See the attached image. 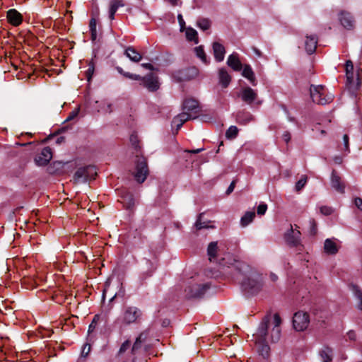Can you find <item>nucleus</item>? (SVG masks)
Segmentation results:
<instances>
[{
    "mask_svg": "<svg viewBox=\"0 0 362 362\" xmlns=\"http://www.w3.org/2000/svg\"><path fill=\"white\" fill-rule=\"evenodd\" d=\"M209 259L221 267H232L231 278L246 292L254 294L259 291L260 276L247 263L235 259L227 250H208Z\"/></svg>",
    "mask_w": 362,
    "mask_h": 362,
    "instance_id": "1",
    "label": "nucleus"
},
{
    "mask_svg": "<svg viewBox=\"0 0 362 362\" xmlns=\"http://www.w3.org/2000/svg\"><path fill=\"white\" fill-rule=\"evenodd\" d=\"M361 68H354L352 61L347 60L345 64L346 88L352 97H356L361 86Z\"/></svg>",
    "mask_w": 362,
    "mask_h": 362,
    "instance_id": "2",
    "label": "nucleus"
},
{
    "mask_svg": "<svg viewBox=\"0 0 362 362\" xmlns=\"http://www.w3.org/2000/svg\"><path fill=\"white\" fill-rule=\"evenodd\" d=\"M268 323V318H264L257 332L253 335L258 351L264 358L269 356L270 351V348L267 343Z\"/></svg>",
    "mask_w": 362,
    "mask_h": 362,
    "instance_id": "3",
    "label": "nucleus"
},
{
    "mask_svg": "<svg viewBox=\"0 0 362 362\" xmlns=\"http://www.w3.org/2000/svg\"><path fill=\"white\" fill-rule=\"evenodd\" d=\"M310 93L313 102L318 105L329 103L334 98L333 94L328 93L326 88L322 85H311Z\"/></svg>",
    "mask_w": 362,
    "mask_h": 362,
    "instance_id": "4",
    "label": "nucleus"
},
{
    "mask_svg": "<svg viewBox=\"0 0 362 362\" xmlns=\"http://www.w3.org/2000/svg\"><path fill=\"white\" fill-rule=\"evenodd\" d=\"M142 315L143 313L139 308L127 306L124 308L119 320L124 325L137 324L140 322Z\"/></svg>",
    "mask_w": 362,
    "mask_h": 362,
    "instance_id": "5",
    "label": "nucleus"
},
{
    "mask_svg": "<svg viewBox=\"0 0 362 362\" xmlns=\"http://www.w3.org/2000/svg\"><path fill=\"white\" fill-rule=\"evenodd\" d=\"M97 175L96 169L94 166L88 165L78 168L74 175V182L76 184L84 183L95 179Z\"/></svg>",
    "mask_w": 362,
    "mask_h": 362,
    "instance_id": "6",
    "label": "nucleus"
},
{
    "mask_svg": "<svg viewBox=\"0 0 362 362\" xmlns=\"http://www.w3.org/2000/svg\"><path fill=\"white\" fill-rule=\"evenodd\" d=\"M147 332H141L139 337L136 339L132 349L130 348L127 351V354L129 355V361L131 362H135V360L138 356L146 351V349L143 346V343L147 338Z\"/></svg>",
    "mask_w": 362,
    "mask_h": 362,
    "instance_id": "7",
    "label": "nucleus"
},
{
    "mask_svg": "<svg viewBox=\"0 0 362 362\" xmlns=\"http://www.w3.org/2000/svg\"><path fill=\"white\" fill-rule=\"evenodd\" d=\"M284 240L290 247H296L300 245L301 233L296 224L290 225V228L284 233Z\"/></svg>",
    "mask_w": 362,
    "mask_h": 362,
    "instance_id": "8",
    "label": "nucleus"
},
{
    "mask_svg": "<svg viewBox=\"0 0 362 362\" xmlns=\"http://www.w3.org/2000/svg\"><path fill=\"white\" fill-rule=\"evenodd\" d=\"M148 174V168L146 158L143 156L136 155V171L134 173L136 180L139 183L144 182L146 179Z\"/></svg>",
    "mask_w": 362,
    "mask_h": 362,
    "instance_id": "9",
    "label": "nucleus"
},
{
    "mask_svg": "<svg viewBox=\"0 0 362 362\" xmlns=\"http://www.w3.org/2000/svg\"><path fill=\"white\" fill-rule=\"evenodd\" d=\"M310 324V316L306 312L298 311L293 317V328L298 332L305 330Z\"/></svg>",
    "mask_w": 362,
    "mask_h": 362,
    "instance_id": "10",
    "label": "nucleus"
},
{
    "mask_svg": "<svg viewBox=\"0 0 362 362\" xmlns=\"http://www.w3.org/2000/svg\"><path fill=\"white\" fill-rule=\"evenodd\" d=\"M209 288V285L208 284L190 286L185 289L186 296L189 298H200Z\"/></svg>",
    "mask_w": 362,
    "mask_h": 362,
    "instance_id": "11",
    "label": "nucleus"
},
{
    "mask_svg": "<svg viewBox=\"0 0 362 362\" xmlns=\"http://www.w3.org/2000/svg\"><path fill=\"white\" fill-rule=\"evenodd\" d=\"M281 320L278 313H275L273 317V327L270 331V338L272 342H276L281 337Z\"/></svg>",
    "mask_w": 362,
    "mask_h": 362,
    "instance_id": "12",
    "label": "nucleus"
},
{
    "mask_svg": "<svg viewBox=\"0 0 362 362\" xmlns=\"http://www.w3.org/2000/svg\"><path fill=\"white\" fill-rule=\"evenodd\" d=\"M143 85L149 91H156L159 88L158 77L153 74H149L144 77H141Z\"/></svg>",
    "mask_w": 362,
    "mask_h": 362,
    "instance_id": "13",
    "label": "nucleus"
},
{
    "mask_svg": "<svg viewBox=\"0 0 362 362\" xmlns=\"http://www.w3.org/2000/svg\"><path fill=\"white\" fill-rule=\"evenodd\" d=\"M52 158V152L50 147H45L40 154L35 158L36 164L39 166L46 165Z\"/></svg>",
    "mask_w": 362,
    "mask_h": 362,
    "instance_id": "14",
    "label": "nucleus"
},
{
    "mask_svg": "<svg viewBox=\"0 0 362 362\" xmlns=\"http://www.w3.org/2000/svg\"><path fill=\"white\" fill-rule=\"evenodd\" d=\"M240 97L245 103L250 105L257 99V93L251 88L247 87L242 90Z\"/></svg>",
    "mask_w": 362,
    "mask_h": 362,
    "instance_id": "15",
    "label": "nucleus"
},
{
    "mask_svg": "<svg viewBox=\"0 0 362 362\" xmlns=\"http://www.w3.org/2000/svg\"><path fill=\"white\" fill-rule=\"evenodd\" d=\"M6 16L8 22L13 26H18L22 22V16L16 9L8 10Z\"/></svg>",
    "mask_w": 362,
    "mask_h": 362,
    "instance_id": "16",
    "label": "nucleus"
},
{
    "mask_svg": "<svg viewBox=\"0 0 362 362\" xmlns=\"http://www.w3.org/2000/svg\"><path fill=\"white\" fill-rule=\"evenodd\" d=\"M227 64L234 71H240L243 69V65L239 59L238 54L233 53L228 57Z\"/></svg>",
    "mask_w": 362,
    "mask_h": 362,
    "instance_id": "17",
    "label": "nucleus"
},
{
    "mask_svg": "<svg viewBox=\"0 0 362 362\" xmlns=\"http://www.w3.org/2000/svg\"><path fill=\"white\" fill-rule=\"evenodd\" d=\"M331 185L332 188H334L336 191L339 193L344 192L345 186L344 183L341 181V178L339 175H337L334 170L332 171V177H331Z\"/></svg>",
    "mask_w": 362,
    "mask_h": 362,
    "instance_id": "18",
    "label": "nucleus"
},
{
    "mask_svg": "<svg viewBox=\"0 0 362 362\" xmlns=\"http://www.w3.org/2000/svg\"><path fill=\"white\" fill-rule=\"evenodd\" d=\"M341 25L346 29L351 30L354 26V21L352 16L347 12H341L339 17Z\"/></svg>",
    "mask_w": 362,
    "mask_h": 362,
    "instance_id": "19",
    "label": "nucleus"
},
{
    "mask_svg": "<svg viewBox=\"0 0 362 362\" xmlns=\"http://www.w3.org/2000/svg\"><path fill=\"white\" fill-rule=\"evenodd\" d=\"M202 216H203V214H200L198 216L197 221L192 227V230L194 232H196V231L199 230L203 228H214V226L210 225V223H211L210 221H203Z\"/></svg>",
    "mask_w": 362,
    "mask_h": 362,
    "instance_id": "20",
    "label": "nucleus"
},
{
    "mask_svg": "<svg viewBox=\"0 0 362 362\" xmlns=\"http://www.w3.org/2000/svg\"><path fill=\"white\" fill-rule=\"evenodd\" d=\"M213 51L215 59L217 62H222L224 59L225 56V47L223 45L220 44L219 42H214L213 43Z\"/></svg>",
    "mask_w": 362,
    "mask_h": 362,
    "instance_id": "21",
    "label": "nucleus"
},
{
    "mask_svg": "<svg viewBox=\"0 0 362 362\" xmlns=\"http://www.w3.org/2000/svg\"><path fill=\"white\" fill-rule=\"evenodd\" d=\"M219 83L223 88H226L231 81V76L225 68L218 70Z\"/></svg>",
    "mask_w": 362,
    "mask_h": 362,
    "instance_id": "22",
    "label": "nucleus"
},
{
    "mask_svg": "<svg viewBox=\"0 0 362 362\" xmlns=\"http://www.w3.org/2000/svg\"><path fill=\"white\" fill-rule=\"evenodd\" d=\"M317 39L315 36H307L305 46V50L308 54H313L317 47Z\"/></svg>",
    "mask_w": 362,
    "mask_h": 362,
    "instance_id": "23",
    "label": "nucleus"
},
{
    "mask_svg": "<svg viewBox=\"0 0 362 362\" xmlns=\"http://www.w3.org/2000/svg\"><path fill=\"white\" fill-rule=\"evenodd\" d=\"M124 6V4L122 0H111L109 4V18L112 21L117 9Z\"/></svg>",
    "mask_w": 362,
    "mask_h": 362,
    "instance_id": "24",
    "label": "nucleus"
},
{
    "mask_svg": "<svg viewBox=\"0 0 362 362\" xmlns=\"http://www.w3.org/2000/svg\"><path fill=\"white\" fill-rule=\"evenodd\" d=\"M319 356L322 361L331 362L333 358V351L330 347L325 346L319 351Z\"/></svg>",
    "mask_w": 362,
    "mask_h": 362,
    "instance_id": "25",
    "label": "nucleus"
},
{
    "mask_svg": "<svg viewBox=\"0 0 362 362\" xmlns=\"http://www.w3.org/2000/svg\"><path fill=\"white\" fill-rule=\"evenodd\" d=\"M125 55L132 62H139L142 59L141 54L133 47H129L125 49Z\"/></svg>",
    "mask_w": 362,
    "mask_h": 362,
    "instance_id": "26",
    "label": "nucleus"
},
{
    "mask_svg": "<svg viewBox=\"0 0 362 362\" xmlns=\"http://www.w3.org/2000/svg\"><path fill=\"white\" fill-rule=\"evenodd\" d=\"M121 202L127 209H132L135 205V200L133 195L128 192L122 196Z\"/></svg>",
    "mask_w": 362,
    "mask_h": 362,
    "instance_id": "27",
    "label": "nucleus"
},
{
    "mask_svg": "<svg viewBox=\"0 0 362 362\" xmlns=\"http://www.w3.org/2000/svg\"><path fill=\"white\" fill-rule=\"evenodd\" d=\"M242 75H243V76H244L245 78L248 79L252 85L256 84L255 83L256 79H255V74L250 65L245 64L244 66L243 71H242Z\"/></svg>",
    "mask_w": 362,
    "mask_h": 362,
    "instance_id": "28",
    "label": "nucleus"
},
{
    "mask_svg": "<svg viewBox=\"0 0 362 362\" xmlns=\"http://www.w3.org/2000/svg\"><path fill=\"white\" fill-rule=\"evenodd\" d=\"M341 247V242L335 238L326 239L324 244V249H339Z\"/></svg>",
    "mask_w": 362,
    "mask_h": 362,
    "instance_id": "29",
    "label": "nucleus"
},
{
    "mask_svg": "<svg viewBox=\"0 0 362 362\" xmlns=\"http://www.w3.org/2000/svg\"><path fill=\"white\" fill-rule=\"evenodd\" d=\"M255 216V213L254 211H250L245 212V214L242 216L240 219V224L243 227H246L248 226L254 219Z\"/></svg>",
    "mask_w": 362,
    "mask_h": 362,
    "instance_id": "30",
    "label": "nucleus"
},
{
    "mask_svg": "<svg viewBox=\"0 0 362 362\" xmlns=\"http://www.w3.org/2000/svg\"><path fill=\"white\" fill-rule=\"evenodd\" d=\"M198 108V102L194 99H186L183 103V109L185 111H194Z\"/></svg>",
    "mask_w": 362,
    "mask_h": 362,
    "instance_id": "31",
    "label": "nucleus"
},
{
    "mask_svg": "<svg viewBox=\"0 0 362 362\" xmlns=\"http://www.w3.org/2000/svg\"><path fill=\"white\" fill-rule=\"evenodd\" d=\"M192 115L186 112H182L175 117L172 121L173 124L182 123L183 124L185 122L188 121L189 119H192Z\"/></svg>",
    "mask_w": 362,
    "mask_h": 362,
    "instance_id": "32",
    "label": "nucleus"
},
{
    "mask_svg": "<svg viewBox=\"0 0 362 362\" xmlns=\"http://www.w3.org/2000/svg\"><path fill=\"white\" fill-rule=\"evenodd\" d=\"M351 291L354 293L355 297L358 299L359 303L357 305L358 308L362 310V291L358 286L352 285Z\"/></svg>",
    "mask_w": 362,
    "mask_h": 362,
    "instance_id": "33",
    "label": "nucleus"
},
{
    "mask_svg": "<svg viewBox=\"0 0 362 362\" xmlns=\"http://www.w3.org/2000/svg\"><path fill=\"white\" fill-rule=\"evenodd\" d=\"M186 37L189 41H194L196 44L198 43L197 32L191 28L186 30Z\"/></svg>",
    "mask_w": 362,
    "mask_h": 362,
    "instance_id": "34",
    "label": "nucleus"
},
{
    "mask_svg": "<svg viewBox=\"0 0 362 362\" xmlns=\"http://www.w3.org/2000/svg\"><path fill=\"white\" fill-rule=\"evenodd\" d=\"M237 119L240 123L247 124L253 120V117L250 113H240L237 116Z\"/></svg>",
    "mask_w": 362,
    "mask_h": 362,
    "instance_id": "35",
    "label": "nucleus"
},
{
    "mask_svg": "<svg viewBox=\"0 0 362 362\" xmlns=\"http://www.w3.org/2000/svg\"><path fill=\"white\" fill-rule=\"evenodd\" d=\"M238 134V129L235 126H230L226 132V136L229 139H235Z\"/></svg>",
    "mask_w": 362,
    "mask_h": 362,
    "instance_id": "36",
    "label": "nucleus"
},
{
    "mask_svg": "<svg viewBox=\"0 0 362 362\" xmlns=\"http://www.w3.org/2000/svg\"><path fill=\"white\" fill-rule=\"evenodd\" d=\"M349 138L347 134L343 136V146H339V150L344 152L345 155H347L350 151L349 147Z\"/></svg>",
    "mask_w": 362,
    "mask_h": 362,
    "instance_id": "37",
    "label": "nucleus"
},
{
    "mask_svg": "<svg viewBox=\"0 0 362 362\" xmlns=\"http://www.w3.org/2000/svg\"><path fill=\"white\" fill-rule=\"evenodd\" d=\"M197 26L202 30H207L211 27V22L206 18H202L197 21Z\"/></svg>",
    "mask_w": 362,
    "mask_h": 362,
    "instance_id": "38",
    "label": "nucleus"
},
{
    "mask_svg": "<svg viewBox=\"0 0 362 362\" xmlns=\"http://www.w3.org/2000/svg\"><path fill=\"white\" fill-rule=\"evenodd\" d=\"M89 28L91 33V39L94 41L97 37L96 21L94 18L90 20Z\"/></svg>",
    "mask_w": 362,
    "mask_h": 362,
    "instance_id": "39",
    "label": "nucleus"
},
{
    "mask_svg": "<svg viewBox=\"0 0 362 362\" xmlns=\"http://www.w3.org/2000/svg\"><path fill=\"white\" fill-rule=\"evenodd\" d=\"M309 224H310V228L308 230L309 235H312V236L315 235L317 232V223H316L315 220L313 218H310L309 220Z\"/></svg>",
    "mask_w": 362,
    "mask_h": 362,
    "instance_id": "40",
    "label": "nucleus"
},
{
    "mask_svg": "<svg viewBox=\"0 0 362 362\" xmlns=\"http://www.w3.org/2000/svg\"><path fill=\"white\" fill-rule=\"evenodd\" d=\"M195 52H196V54L197 56L201 59V60L204 62V63H207V61H206V56L205 54V52L204 51V49L202 46H199V47H195Z\"/></svg>",
    "mask_w": 362,
    "mask_h": 362,
    "instance_id": "41",
    "label": "nucleus"
},
{
    "mask_svg": "<svg viewBox=\"0 0 362 362\" xmlns=\"http://www.w3.org/2000/svg\"><path fill=\"white\" fill-rule=\"evenodd\" d=\"M100 320V316L98 315H96L94 316L91 323L89 325V327H88V334H90L91 333H93L94 332V330L96 328V326H97V323Z\"/></svg>",
    "mask_w": 362,
    "mask_h": 362,
    "instance_id": "42",
    "label": "nucleus"
},
{
    "mask_svg": "<svg viewBox=\"0 0 362 362\" xmlns=\"http://www.w3.org/2000/svg\"><path fill=\"white\" fill-rule=\"evenodd\" d=\"M306 182H307V177L304 175L296 182V187H295L296 190L297 192L300 191L304 187Z\"/></svg>",
    "mask_w": 362,
    "mask_h": 362,
    "instance_id": "43",
    "label": "nucleus"
},
{
    "mask_svg": "<svg viewBox=\"0 0 362 362\" xmlns=\"http://www.w3.org/2000/svg\"><path fill=\"white\" fill-rule=\"evenodd\" d=\"M103 105L100 106L98 111H101L105 113H110L112 112V105L110 103L103 102Z\"/></svg>",
    "mask_w": 362,
    "mask_h": 362,
    "instance_id": "44",
    "label": "nucleus"
},
{
    "mask_svg": "<svg viewBox=\"0 0 362 362\" xmlns=\"http://www.w3.org/2000/svg\"><path fill=\"white\" fill-rule=\"evenodd\" d=\"M95 71V65L93 61L90 62L88 64V69L86 71V76L88 81L90 80L92 76L93 75Z\"/></svg>",
    "mask_w": 362,
    "mask_h": 362,
    "instance_id": "45",
    "label": "nucleus"
},
{
    "mask_svg": "<svg viewBox=\"0 0 362 362\" xmlns=\"http://www.w3.org/2000/svg\"><path fill=\"white\" fill-rule=\"evenodd\" d=\"M90 351V345L88 344H84V346L82 349V351H81L80 359L82 360L83 358H86L88 355Z\"/></svg>",
    "mask_w": 362,
    "mask_h": 362,
    "instance_id": "46",
    "label": "nucleus"
},
{
    "mask_svg": "<svg viewBox=\"0 0 362 362\" xmlns=\"http://www.w3.org/2000/svg\"><path fill=\"white\" fill-rule=\"evenodd\" d=\"M320 211L321 214H322L323 215H325V216H328V215H330L332 214L333 212V210L331 207L329 206H322L320 208Z\"/></svg>",
    "mask_w": 362,
    "mask_h": 362,
    "instance_id": "47",
    "label": "nucleus"
},
{
    "mask_svg": "<svg viewBox=\"0 0 362 362\" xmlns=\"http://www.w3.org/2000/svg\"><path fill=\"white\" fill-rule=\"evenodd\" d=\"M123 76H125L126 78H130L132 80H136V81L141 80V76H140L139 75L131 74L129 72L124 73Z\"/></svg>",
    "mask_w": 362,
    "mask_h": 362,
    "instance_id": "48",
    "label": "nucleus"
},
{
    "mask_svg": "<svg viewBox=\"0 0 362 362\" xmlns=\"http://www.w3.org/2000/svg\"><path fill=\"white\" fill-rule=\"evenodd\" d=\"M267 209V205L266 204H261L257 207V214L264 215Z\"/></svg>",
    "mask_w": 362,
    "mask_h": 362,
    "instance_id": "49",
    "label": "nucleus"
},
{
    "mask_svg": "<svg viewBox=\"0 0 362 362\" xmlns=\"http://www.w3.org/2000/svg\"><path fill=\"white\" fill-rule=\"evenodd\" d=\"M79 111H80V109L79 107L75 109L74 110H73L72 112H70L69 115L67 117L66 121H70L73 119H74L75 117H76L79 113Z\"/></svg>",
    "mask_w": 362,
    "mask_h": 362,
    "instance_id": "50",
    "label": "nucleus"
},
{
    "mask_svg": "<svg viewBox=\"0 0 362 362\" xmlns=\"http://www.w3.org/2000/svg\"><path fill=\"white\" fill-rule=\"evenodd\" d=\"M347 336L349 339L351 341H355L356 339V334L354 331L350 330L347 332Z\"/></svg>",
    "mask_w": 362,
    "mask_h": 362,
    "instance_id": "51",
    "label": "nucleus"
},
{
    "mask_svg": "<svg viewBox=\"0 0 362 362\" xmlns=\"http://www.w3.org/2000/svg\"><path fill=\"white\" fill-rule=\"evenodd\" d=\"M355 205L357 208L362 211V199L357 197L354 200Z\"/></svg>",
    "mask_w": 362,
    "mask_h": 362,
    "instance_id": "52",
    "label": "nucleus"
},
{
    "mask_svg": "<svg viewBox=\"0 0 362 362\" xmlns=\"http://www.w3.org/2000/svg\"><path fill=\"white\" fill-rule=\"evenodd\" d=\"M282 138L285 142L288 143L291 140L290 133L288 132H285L282 135Z\"/></svg>",
    "mask_w": 362,
    "mask_h": 362,
    "instance_id": "53",
    "label": "nucleus"
},
{
    "mask_svg": "<svg viewBox=\"0 0 362 362\" xmlns=\"http://www.w3.org/2000/svg\"><path fill=\"white\" fill-rule=\"evenodd\" d=\"M235 185V182L233 181L226 190L227 194H230L234 190Z\"/></svg>",
    "mask_w": 362,
    "mask_h": 362,
    "instance_id": "54",
    "label": "nucleus"
},
{
    "mask_svg": "<svg viewBox=\"0 0 362 362\" xmlns=\"http://www.w3.org/2000/svg\"><path fill=\"white\" fill-rule=\"evenodd\" d=\"M217 247H218V242L213 241L209 244L207 249H216Z\"/></svg>",
    "mask_w": 362,
    "mask_h": 362,
    "instance_id": "55",
    "label": "nucleus"
},
{
    "mask_svg": "<svg viewBox=\"0 0 362 362\" xmlns=\"http://www.w3.org/2000/svg\"><path fill=\"white\" fill-rule=\"evenodd\" d=\"M141 66L149 70H153V66L151 64L149 63H144L141 64Z\"/></svg>",
    "mask_w": 362,
    "mask_h": 362,
    "instance_id": "56",
    "label": "nucleus"
},
{
    "mask_svg": "<svg viewBox=\"0 0 362 362\" xmlns=\"http://www.w3.org/2000/svg\"><path fill=\"white\" fill-rule=\"evenodd\" d=\"M334 161L336 164H341L342 163V158L341 156H335L334 158Z\"/></svg>",
    "mask_w": 362,
    "mask_h": 362,
    "instance_id": "57",
    "label": "nucleus"
},
{
    "mask_svg": "<svg viewBox=\"0 0 362 362\" xmlns=\"http://www.w3.org/2000/svg\"><path fill=\"white\" fill-rule=\"evenodd\" d=\"M169 3L171 4L172 6H178L180 4V0H168Z\"/></svg>",
    "mask_w": 362,
    "mask_h": 362,
    "instance_id": "58",
    "label": "nucleus"
},
{
    "mask_svg": "<svg viewBox=\"0 0 362 362\" xmlns=\"http://www.w3.org/2000/svg\"><path fill=\"white\" fill-rule=\"evenodd\" d=\"M177 18H178V21H179L181 28H182L183 25L185 24V21L182 18V16L181 14H179L177 16Z\"/></svg>",
    "mask_w": 362,
    "mask_h": 362,
    "instance_id": "59",
    "label": "nucleus"
},
{
    "mask_svg": "<svg viewBox=\"0 0 362 362\" xmlns=\"http://www.w3.org/2000/svg\"><path fill=\"white\" fill-rule=\"evenodd\" d=\"M203 150H204L203 148H197L195 150L188 151V152L192 153H199L202 152Z\"/></svg>",
    "mask_w": 362,
    "mask_h": 362,
    "instance_id": "60",
    "label": "nucleus"
},
{
    "mask_svg": "<svg viewBox=\"0 0 362 362\" xmlns=\"http://www.w3.org/2000/svg\"><path fill=\"white\" fill-rule=\"evenodd\" d=\"M175 127H176V133L178 132V130L181 128L182 126V123L177 122L176 124H173Z\"/></svg>",
    "mask_w": 362,
    "mask_h": 362,
    "instance_id": "61",
    "label": "nucleus"
},
{
    "mask_svg": "<svg viewBox=\"0 0 362 362\" xmlns=\"http://www.w3.org/2000/svg\"><path fill=\"white\" fill-rule=\"evenodd\" d=\"M270 278L272 281H276L278 279V276L274 274H271Z\"/></svg>",
    "mask_w": 362,
    "mask_h": 362,
    "instance_id": "62",
    "label": "nucleus"
},
{
    "mask_svg": "<svg viewBox=\"0 0 362 362\" xmlns=\"http://www.w3.org/2000/svg\"><path fill=\"white\" fill-rule=\"evenodd\" d=\"M64 137H62V136H61V137H59V138H58V139H57V144H60L61 142H62V141H64Z\"/></svg>",
    "mask_w": 362,
    "mask_h": 362,
    "instance_id": "63",
    "label": "nucleus"
},
{
    "mask_svg": "<svg viewBox=\"0 0 362 362\" xmlns=\"http://www.w3.org/2000/svg\"><path fill=\"white\" fill-rule=\"evenodd\" d=\"M117 69L118 72H119V74H122V75H123V74H124V73H126V72H125V71H123V69H122V68H120V67H117Z\"/></svg>",
    "mask_w": 362,
    "mask_h": 362,
    "instance_id": "64",
    "label": "nucleus"
}]
</instances>
